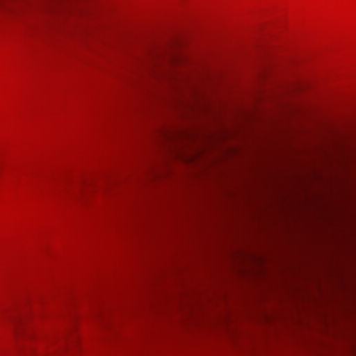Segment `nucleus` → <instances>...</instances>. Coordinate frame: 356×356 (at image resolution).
Masks as SVG:
<instances>
[{
	"label": "nucleus",
	"mask_w": 356,
	"mask_h": 356,
	"mask_svg": "<svg viewBox=\"0 0 356 356\" xmlns=\"http://www.w3.org/2000/svg\"><path fill=\"white\" fill-rule=\"evenodd\" d=\"M257 81L267 82L275 86L297 87L304 89L313 86L314 81L307 75H289L274 70H265L260 72Z\"/></svg>",
	"instance_id": "f257e3e1"
},
{
	"label": "nucleus",
	"mask_w": 356,
	"mask_h": 356,
	"mask_svg": "<svg viewBox=\"0 0 356 356\" xmlns=\"http://www.w3.org/2000/svg\"><path fill=\"white\" fill-rule=\"evenodd\" d=\"M154 77L159 79H165L168 81H192L204 80L207 81H219L220 76L216 74H199L196 73H189L175 69L172 66L164 68H154Z\"/></svg>",
	"instance_id": "f03ea898"
},
{
	"label": "nucleus",
	"mask_w": 356,
	"mask_h": 356,
	"mask_svg": "<svg viewBox=\"0 0 356 356\" xmlns=\"http://www.w3.org/2000/svg\"><path fill=\"white\" fill-rule=\"evenodd\" d=\"M153 72H154V67L149 68L145 72H140V74H145V75L154 76V74L152 73Z\"/></svg>",
	"instance_id": "7ed1b4c3"
}]
</instances>
